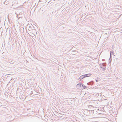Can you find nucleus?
<instances>
[{
  "mask_svg": "<svg viewBox=\"0 0 122 122\" xmlns=\"http://www.w3.org/2000/svg\"><path fill=\"white\" fill-rule=\"evenodd\" d=\"M91 74H87L81 76L79 77L80 80H81L83 78L85 77L90 76H91Z\"/></svg>",
  "mask_w": 122,
  "mask_h": 122,
  "instance_id": "nucleus-1",
  "label": "nucleus"
},
{
  "mask_svg": "<svg viewBox=\"0 0 122 122\" xmlns=\"http://www.w3.org/2000/svg\"><path fill=\"white\" fill-rule=\"evenodd\" d=\"M99 65L100 68L102 69V71H104L105 70L106 65H105L103 64H100Z\"/></svg>",
  "mask_w": 122,
  "mask_h": 122,
  "instance_id": "nucleus-2",
  "label": "nucleus"
},
{
  "mask_svg": "<svg viewBox=\"0 0 122 122\" xmlns=\"http://www.w3.org/2000/svg\"><path fill=\"white\" fill-rule=\"evenodd\" d=\"M82 83H80L77 84L76 86V87L78 89H79L82 86Z\"/></svg>",
  "mask_w": 122,
  "mask_h": 122,
  "instance_id": "nucleus-3",
  "label": "nucleus"
},
{
  "mask_svg": "<svg viewBox=\"0 0 122 122\" xmlns=\"http://www.w3.org/2000/svg\"><path fill=\"white\" fill-rule=\"evenodd\" d=\"M110 55H113L115 56V55H114V51H111L110 52Z\"/></svg>",
  "mask_w": 122,
  "mask_h": 122,
  "instance_id": "nucleus-4",
  "label": "nucleus"
},
{
  "mask_svg": "<svg viewBox=\"0 0 122 122\" xmlns=\"http://www.w3.org/2000/svg\"><path fill=\"white\" fill-rule=\"evenodd\" d=\"M82 86L83 87V88L84 89L86 88H87V87L85 86L84 84H82Z\"/></svg>",
  "mask_w": 122,
  "mask_h": 122,
  "instance_id": "nucleus-5",
  "label": "nucleus"
},
{
  "mask_svg": "<svg viewBox=\"0 0 122 122\" xmlns=\"http://www.w3.org/2000/svg\"><path fill=\"white\" fill-rule=\"evenodd\" d=\"M99 78H98V77H97V78H96L95 79V80H96V81L97 82H98V81H99Z\"/></svg>",
  "mask_w": 122,
  "mask_h": 122,
  "instance_id": "nucleus-6",
  "label": "nucleus"
},
{
  "mask_svg": "<svg viewBox=\"0 0 122 122\" xmlns=\"http://www.w3.org/2000/svg\"><path fill=\"white\" fill-rule=\"evenodd\" d=\"M92 82H89L88 83H87V84L88 85H90L91 84V83ZM92 82V83H93V82Z\"/></svg>",
  "mask_w": 122,
  "mask_h": 122,
  "instance_id": "nucleus-7",
  "label": "nucleus"
},
{
  "mask_svg": "<svg viewBox=\"0 0 122 122\" xmlns=\"http://www.w3.org/2000/svg\"><path fill=\"white\" fill-rule=\"evenodd\" d=\"M102 112L99 111V112L98 113H100V114H103V113H102Z\"/></svg>",
  "mask_w": 122,
  "mask_h": 122,
  "instance_id": "nucleus-8",
  "label": "nucleus"
},
{
  "mask_svg": "<svg viewBox=\"0 0 122 122\" xmlns=\"http://www.w3.org/2000/svg\"><path fill=\"white\" fill-rule=\"evenodd\" d=\"M112 57V55H110V59Z\"/></svg>",
  "mask_w": 122,
  "mask_h": 122,
  "instance_id": "nucleus-9",
  "label": "nucleus"
},
{
  "mask_svg": "<svg viewBox=\"0 0 122 122\" xmlns=\"http://www.w3.org/2000/svg\"><path fill=\"white\" fill-rule=\"evenodd\" d=\"M111 60H111L110 61H109V63H110L111 62Z\"/></svg>",
  "mask_w": 122,
  "mask_h": 122,
  "instance_id": "nucleus-10",
  "label": "nucleus"
},
{
  "mask_svg": "<svg viewBox=\"0 0 122 122\" xmlns=\"http://www.w3.org/2000/svg\"><path fill=\"white\" fill-rule=\"evenodd\" d=\"M99 111L103 112L102 111V110H100Z\"/></svg>",
  "mask_w": 122,
  "mask_h": 122,
  "instance_id": "nucleus-11",
  "label": "nucleus"
},
{
  "mask_svg": "<svg viewBox=\"0 0 122 122\" xmlns=\"http://www.w3.org/2000/svg\"><path fill=\"white\" fill-rule=\"evenodd\" d=\"M29 28H30V26H29Z\"/></svg>",
  "mask_w": 122,
  "mask_h": 122,
  "instance_id": "nucleus-12",
  "label": "nucleus"
},
{
  "mask_svg": "<svg viewBox=\"0 0 122 122\" xmlns=\"http://www.w3.org/2000/svg\"><path fill=\"white\" fill-rule=\"evenodd\" d=\"M98 109V110H99V109H97V110Z\"/></svg>",
  "mask_w": 122,
  "mask_h": 122,
  "instance_id": "nucleus-13",
  "label": "nucleus"
},
{
  "mask_svg": "<svg viewBox=\"0 0 122 122\" xmlns=\"http://www.w3.org/2000/svg\"><path fill=\"white\" fill-rule=\"evenodd\" d=\"M5 2H4V4H5Z\"/></svg>",
  "mask_w": 122,
  "mask_h": 122,
  "instance_id": "nucleus-14",
  "label": "nucleus"
},
{
  "mask_svg": "<svg viewBox=\"0 0 122 122\" xmlns=\"http://www.w3.org/2000/svg\"><path fill=\"white\" fill-rule=\"evenodd\" d=\"M0 103H1L0 102Z\"/></svg>",
  "mask_w": 122,
  "mask_h": 122,
  "instance_id": "nucleus-15",
  "label": "nucleus"
}]
</instances>
